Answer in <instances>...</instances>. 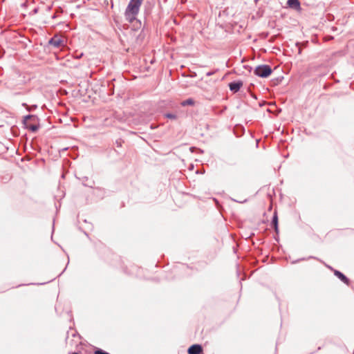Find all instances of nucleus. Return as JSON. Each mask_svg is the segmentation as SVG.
<instances>
[{"mask_svg":"<svg viewBox=\"0 0 354 354\" xmlns=\"http://www.w3.org/2000/svg\"><path fill=\"white\" fill-rule=\"evenodd\" d=\"M142 1L143 0L130 1L125 10V17L128 21L132 22L136 19Z\"/></svg>","mask_w":354,"mask_h":354,"instance_id":"f257e3e1","label":"nucleus"},{"mask_svg":"<svg viewBox=\"0 0 354 354\" xmlns=\"http://www.w3.org/2000/svg\"><path fill=\"white\" fill-rule=\"evenodd\" d=\"M254 73L261 77H268L272 73V69L268 65H260L255 68Z\"/></svg>","mask_w":354,"mask_h":354,"instance_id":"f03ea898","label":"nucleus"},{"mask_svg":"<svg viewBox=\"0 0 354 354\" xmlns=\"http://www.w3.org/2000/svg\"><path fill=\"white\" fill-rule=\"evenodd\" d=\"M48 44L55 48H59L65 45L66 39L60 35H55L49 40Z\"/></svg>","mask_w":354,"mask_h":354,"instance_id":"7ed1b4c3","label":"nucleus"},{"mask_svg":"<svg viewBox=\"0 0 354 354\" xmlns=\"http://www.w3.org/2000/svg\"><path fill=\"white\" fill-rule=\"evenodd\" d=\"M202 352V346L199 344H194L191 346L187 351L189 354H201Z\"/></svg>","mask_w":354,"mask_h":354,"instance_id":"20e7f679","label":"nucleus"},{"mask_svg":"<svg viewBox=\"0 0 354 354\" xmlns=\"http://www.w3.org/2000/svg\"><path fill=\"white\" fill-rule=\"evenodd\" d=\"M243 84L241 82H234L229 84L230 88L234 92H237L242 86Z\"/></svg>","mask_w":354,"mask_h":354,"instance_id":"39448f33","label":"nucleus"},{"mask_svg":"<svg viewBox=\"0 0 354 354\" xmlns=\"http://www.w3.org/2000/svg\"><path fill=\"white\" fill-rule=\"evenodd\" d=\"M335 275L336 277H337L341 281H342L344 283H345L346 284H348V279H347V277L343 274L341 272L339 271H337V270H335V272H334Z\"/></svg>","mask_w":354,"mask_h":354,"instance_id":"423d86ee","label":"nucleus"},{"mask_svg":"<svg viewBox=\"0 0 354 354\" xmlns=\"http://www.w3.org/2000/svg\"><path fill=\"white\" fill-rule=\"evenodd\" d=\"M288 5L292 8L298 9L300 7L299 0H288Z\"/></svg>","mask_w":354,"mask_h":354,"instance_id":"0eeeda50","label":"nucleus"},{"mask_svg":"<svg viewBox=\"0 0 354 354\" xmlns=\"http://www.w3.org/2000/svg\"><path fill=\"white\" fill-rule=\"evenodd\" d=\"M193 104H194V101L192 99H188V100H186L181 102V105L184 106H187V105H193Z\"/></svg>","mask_w":354,"mask_h":354,"instance_id":"6e6552de","label":"nucleus"},{"mask_svg":"<svg viewBox=\"0 0 354 354\" xmlns=\"http://www.w3.org/2000/svg\"><path fill=\"white\" fill-rule=\"evenodd\" d=\"M27 128L28 129H30V131H32V132H35L38 129V127L37 126L32 125V124L27 125Z\"/></svg>","mask_w":354,"mask_h":354,"instance_id":"1a4fd4ad","label":"nucleus"},{"mask_svg":"<svg viewBox=\"0 0 354 354\" xmlns=\"http://www.w3.org/2000/svg\"><path fill=\"white\" fill-rule=\"evenodd\" d=\"M277 222H278L277 216L275 214L273 217L272 223L274 225V228H275L276 231H277Z\"/></svg>","mask_w":354,"mask_h":354,"instance_id":"9d476101","label":"nucleus"},{"mask_svg":"<svg viewBox=\"0 0 354 354\" xmlns=\"http://www.w3.org/2000/svg\"><path fill=\"white\" fill-rule=\"evenodd\" d=\"M95 354H109V353H108L101 349H98L95 351Z\"/></svg>","mask_w":354,"mask_h":354,"instance_id":"9b49d317","label":"nucleus"},{"mask_svg":"<svg viewBox=\"0 0 354 354\" xmlns=\"http://www.w3.org/2000/svg\"><path fill=\"white\" fill-rule=\"evenodd\" d=\"M166 117L168 118H171V119H176V116L175 115H173V114H171V113L167 114Z\"/></svg>","mask_w":354,"mask_h":354,"instance_id":"f8f14e48","label":"nucleus"},{"mask_svg":"<svg viewBox=\"0 0 354 354\" xmlns=\"http://www.w3.org/2000/svg\"><path fill=\"white\" fill-rule=\"evenodd\" d=\"M32 118V115H28V116H26V120H28V119H30V118Z\"/></svg>","mask_w":354,"mask_h":354,"instance_id":"ddd939ff","label":"nucleus"},{"mask_svg":"<svg viewBox=\"0 0 354 354\" xmlns=\"http://www.w3.org/2000/svg\"><path fill=\"white\" fill-rule=\"evenodd\" d=\"M73 354H78V353H73Z\"/></svg>","mask_w":354,"mask_h":354,"instance_id":"4468645a","label":"nucleus"}]
</instances>
